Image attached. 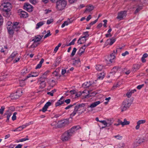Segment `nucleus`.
Returning a JSON list of instances; mask_svg holds the SVG:
<instances>
[{
	"mask_svg": "<svg viewBox=\"0 0 148 148\" xmlns=\"http://www.w3.org/2000/svg\"><path fill=\"white\" fill-rule=\"evenodd\" d=\"M85 104L84 103L77 105L74 107L73 111L70 114V118H72L76 114L79 116L85 111L86 109L84 108Z\"/></svg>",
	"mask_w": 148,
	"mask_h": 148,
	"instance_id": "nucleus-1",
	"label": "nucleus"
},
{
	"mask_svg": "<svg viewBox=\"0 0 148 148\" xmlns=\"http://www.w3.org/2000/svg\"><path fill=\"white\" fill-rule=\"evenodd\" d=\"M11 7V4L8 0H3L1 5L0 6L5 13L4 15L6 17H9L10 14L9 12L10 11Z\"/></svg>",
	"mask_w": 148,
	"mask_h": 148,
	"instance_id": "nucleus-2",
	"label": "nucleus"
},
{
	"mask_svg": "<svg viewBox=\"0 0 148 148\" xmlns=\"http://www.w3.org/2000/svg\"><path fill=\"white\" fill-rule=\"evenodd\" d=\"M66 5L65 0H60L56 2V8L58 10H62L65 8Z\"/></svg>",
	"mask_w": 148,
	"mask_h": 148,
	"instance_id": "nucleus-3",
	"label": "nucleus"
},
{
	"mask_svg": "<svg viewBox=\"0 0 148 148\" xmlns=\"http://www.w3.org/2000/svg\"><path fill=\"white\" fill-rule=\"evenodd\" d=\"M132 101L130 99H126L122 103L121 111H125L129 108L132 104Z\"/></svg>",
	"mask_w": 148,
	"mask_h": 148,
	"instance_id": "nucleus-4",
	"label": "nucleus"
},
{
	"mask_svg": "<svg viewBox=\"0 0 148 148\" xmlns=\"http://www.w3.org/2000/svg\"><path fill=\"white\" fill-rule=\"evenodd\" d=\"M23 93L22 90L21 89H19L15 93H12L10 95V97L12 99H17L21 96Z\"/></svg>",
	"mask_w": 148,
	"mask_h": 148,
	"instance_id": "nucleus-5",
	"label": "nucleus"
},
{
	"mask_svg": "<svg viewBox=\"0 0 148 148\" xmlns=\"http://www.w3.org/2000/svg\"><path fill=\"white\" fill-rule=\"evenodd\" d=\"M72 136L67 131L65 132L61 136V139L63 141L68 140Z\"/></svg>",
	"mask_w": 148,
	"mask_h": 148,
	"instance_id": "nucleus-6",
	"label": "nucleus"
},
{
	"mask_svg": "<svg viewBox=\"0 0 148 148\" xmlns=\"http://www.w3.org/2000/svg\"><path fill=\"white\" fill-rule=\"evenodd\" d=\"M127 12L125 11H122L118 13L116 18L120 20H123L125 17L127 15Z\"/></svg>",
	"mask_w": 148,
	"mask_h": 148,
	"instance_id": "nucleus-7",
	"label": "nucleus"
},
{
	"mask_svg": "<svg viewBox=\"0 0 148 148\" xmlns=\"http://www.w3.org/2000/svg\"><path fill=\"white\" fill-rule=\"evenodd\" d=\"M69 123V121L67 119L60 121L58 122V126L60 127H62L67 125Z\"/></svg>",
	"mask_w": 148,
	"mask_h": 148,
	"instance_id": "nucleus-8",
	"label": "nucleus"
},
{
	"mask_svg": "<svg viewBox=\"0 0 148 148\" xmlns=\"http://www.w3.org/2000/svg\"><path fill=\"white\" fill-rule=\"evenodd\" d=\"M33 7L29 3H25L23 6V8L29 12H31L33 10Z\"/></svg>",
	"mask_w": 148,
	"mask_h": 148,
	"instance_id": "nucleus-9",
	"label": "nucleus"
},
{
	"mask_svg": "<svg viewBox=\"0 0 148 148\" xmlns=\"http://www.w3.org/2000/svg\"><path fill=\"white\" fill-rule=\"evenodd\" d=\"M47 79V77L45 75H42V76L40 78L39 81L41 82L40 83V84H42V87H41L42 88L45 87V83H44L45 82V80Z\"/></svg>",
	"mask_w": 148,
	"mask_h": 148,
	"instance_id": "nucleus-10",
	"label": "nucleus"
},
{
	"mask_svg": "<svg viewBox=\"0 0 148 148\" xmlns=\"http://www.w3.org/2000/svg\"><path fill=\"white\" fill-rule=\"evenodd\" d=\"M143 5L142 4H137L135 7L134 8H136V10L134 12V14H137L141 10L143 9Z\"/></svg>",
	"mask_w": 148,
	"mask_h": 148,
	"instance_id": "nucleus-11",
	"label": "nucleus"
},
{
	"mask_svg": "<svg viewBox=\"0 0 148 148\" xmlns=\"http://www.w3.org/2000/svg\"><path fill=\"white\" fill-rule=\"evenodd\" d=\"M120 68L118 66H115L111 70V71L110 73V75L109 77H112L117 72L119 69Z\"/></svg>",
	"mask_w": 148,
	"mask_h": 148,
	"instance_id": "nucleus-12",
	"label": "nucleus"
},
{
	"mask_svg": "<svg viewBox=\"0 0 148 148\" xmlns=\"http://www.w3.org/2000/svg\"><path fill=\"white\" fill-rule=\"evenodd\" d=\"M81 128L80 127L79 125L77 126H74L70 130H68L67 131L72 136L74 134V133L75 132L74 129H80Z\"/></svg>",
	"mask_w": 148,
	"mask_h": 148,
	"instance_id": "nucleus-13",
	"label": "nucleus"
},
{
	"mask_svg": "<svg viewBox=\"0 0 148 148\" xmlns=\"http://www.w3.org/2000/svg\"><path fill=\"white\" fill-rule=\"evenodd\" d=\"M146 122V121L145 120H141L138 121L137 122V125L135 127L136 129V130L139 129L140 127V125L145 123Z\"/></svg>",
	"mask_w": 148,
	"mask_h": 148,
	"instance_id": "nucleus-14",
	"label": "nucleus"
},
{
	"mask_svg": "<svg viewBox=\"0 0 148 148\" xmlns=\"http://www.w3.org/2000/svg\"><path fill=\"white\" fill-rule=\"evenodd\" d=\"M51 105V103L49 101L47 102L45 105L41 110H40V111H42L43 112H45L47 110V109L49 106Z\"/></svg>",
	"mask_w": 148,
	"mask_h": 148,
	"instance_id": "nucleus-15",
	"label": "nucleus"
},
{
	"mask_svg": "<svg viewBox=\"0 0 148 148\" xmlns=\"http://www.w3.org/2000/svg\"><path fill=\"white\" fill-rule=\"evenodd\" d=\"M141 66L140 64H135L133 65L132 69V71L134 72H135L138 70L141 67Z\"/></svg>",
	"mask_w": 148,
	"mask_h": 148,
	"instance_id": "nucleus-16",
	"label": "nucleus"
},
{
	"mask_svg": "<svg viewBox=\"0 0 148 148\" xmlns=\"http://www.w3.org/2000/svg\"><path fill=\"white\" fill-rule=\"evenodd\" d=\"M64 97H62L55 104L56 107H57L59 106H60L64 103Z\"/></svg>",
	"mask_w": 148,
	"mask_h": 148,
	"instance_id": "nucleus-17",
	"label": "nucleus"
},
{
	"mask_svg": "<svg viewBox=\"0 0 148 148\" xmlns=\"http://www.w3.org/2000/svg\"><path fill=\"white\" fill-rule=\"evenodd\" d=\"M86 45H84L79 49L78 53V54L79 56H81L82 54V53H84L85 51V49H86Z\"/></svg>",
	"mask_w": 148,
	"mask_h": 148,
	"instance_id": "nucleus-18",
	"label": "nucleus"
},
{
	"mask_svg": "<svg viewBox=\"0 0 148 148\" xmlns=\"http://www.w3.org/2000/svg\"><path fill=\"white\" fill-rule=\"evenodd\" d=\"M116 39L113 38H112L110 39H108L106 42V43L110 45H112L115 41Z\"/></svg>",
	"mask_w": 148,
	"mask_h": 148,
	"instance_id": "nucleus-19",
	"label": "nucleus"
},
{
	"mask_svg": "<svg viewBox=\"0 0 148 148\" xmlns=\"http://www.w3.org/2000/svg\"><path fill=\"white\" fill-rule=\"evenodd\" d=\"M101 102L99 101L95 102L91 104L89 106H88V107H90L91 108H93L96 107Z\"/></svg>",
	"mask_w": 148,
	"mask_h": 148,
	"instance_id": "nucleus-20",
	"label": "nucleus"
},
{
	"mask_svg": "<svg viewBox=\"0 0 148 148\" xmlns=\"http://www.w3.org/2000/svg\"><path fill=\"white\" fill-rule=\"evenodd\" d=\"M12 114V113L11 112H9V110H8L7 111V112L5 113L4 114V115H7V120L6 122H8Z\"/></svg>",
	"mask_w": 148,
	"mask_h": 148,
	"instance_id": "nucleus-21",
	"label": "nucleus"
},
{
	"mask_svg": "<svg viewBox=\"0 0 148 148\" xmlns=\"http://www.w3.org/2000/svg\"><path fill=\"white\" fill-rule=\"evenodd\" d=\"M136 90L135 89L132 90H129V91L126 93V96L128 98H130L131 97L132 94L136 92Z\"/></svg>",
	"mask_w": 148,
	"mask_h": 148,
	"instance_id": "nucleus-22",
	"label": "nucleus"
},
{
	"mask_svg": "<svg viewBox=\"0 0 148 148\" xmlns=\"http://www.w3.org/2000/svg\"><path fill=\"white\" fill-rule=\"evenodd\" d=\"M18 55V53L17 51H14L13 52L9 58H8V59L7 60H8V59L10 58H11V60H12L15 58V57L16 56Z\"/></svg>",
	"mask_w": 148,
	"mask_h": 148,
	"instance_id": "nucleus-23",
	"label": "nucleus"
},
{
	"mask_svg": "<svg viewBox=\"0 0 148 148\" xmlns=\"http://www.w3.org/2000/svg\"><path fill=\"white\" fill-rule=\"evenodd\" d=\"M94 9V7L92 5H89L87 7L84 12H90L92 11Z\"/></svg>",
	"mask_w": 148,
	"mask_h": 148,
	"instance_id": "nucleus-24",
	"label": "nucleus"
},
{
	"mask_svg": "<svg viewBox=\"0 0 148 148\" xmlns=\"http://www.w3.org/2000/svg\"><path fill=\"white\" fill-rule=\"evenodd\" d=\"M20 16L21 17L27 18L28 16V14L25 11H21Z\"/></svg>",
	"mask_w": 148,
	"mask_h": 148,
	"instance_id": "nucleus-25",
	"label": "nucleus"
},
{
	"mask_svg": "<svg viewBox=\"0 0 148 148\" xmlns=\"http://www.w3.org/2000/svg\"><path fill=\"white\" fill-rule=\"evenodd\" d=\"M61 60L60 57H59L57 58L56 59V62L55 63L53 64V65L55 66L56 67L58 66L60 63Z\"/></svg>",
	"mask_w": 148,
	"mask_h": 148,
	"instance_id": "nucleus-26",
	"label": "nucleus"
},
{
	"mask_svg": "<svg viewBox=\"0 0 148 148\" xmlns=\"http://www.w3.org/2000/svg\"><path fill=\"white\" fill-rule=\"evenodd\" d=\"M99 122L103 124L105 126L104 127H103L102 128L105 127H106L108 125V126L110 125H111L112 124V123H107V122L105 121H99Z\"/></svg>",
	"mask_w": 148,
	"mask_h": 148,
	"instance_id": "nucleus-27",
	"label": "nucleus"
},
{
	"mask_svg": "<svg viewBox=\"0 0 148 148\" xmlns=\"http://www.w3.org/2000/svg\"><path fill=\"white\" fill-rule=\"evenodd\" d=\"M115 58V56L113 53L111 54L108 57V59L111 63H112L113 62L112 60H114Z\"/></svg>",
	"mask_w": 148,
	"mask_h": 148,
	"instance_id": "nucleus-28",
	"label": "nucleus"
},
{
	"mask_svg": "<svg viewBox=\"0 0 148 148\" xmlns=\"http://www.w3.org/2000/svg\"><path fill=\"white\" fill-rule=\"evenodd\" d=\"M92 84L91 83H90V82H87L84 83L82 85V86L84 88H86L89 87Z\"/></svg>",
	"mask_w": 148,
	"mask_h": 148,
	"instance_id": "nucleus-29",
	"label": "nucleus"
},
{
	"mask_svg": "<svg viewBox=\"0 0 148 148\" xmlns=\"http://www.w3.org/2000/svg\"><path fill=\"white\" fill-rule=\"evenodd\" d=\"M44 61V60L43 58H42L40 61V62L39 64H38L36 66L35 68L36 69H40L42 66V65Z\"/></svg>",
	"mask_w": 148,
	"mask_h": 148,
	"instance_id": "nucleus-30",
	"label": "nucleus"
},
{
	"mask_svg": "<svg viewBox=\"0 0 148 148\" xmlns=\"http://www.w3.org/2000/svg\"><path fill=\"white\" fill-rule=\"evenodd\" d=\"M29 71L27 68H24L22 71L21 72V74L24 75L28 73Z\"/></svg>",
	"mask_w": 148,
	"mask_h": 148,
	"instance_id": "nucleus-31",
	"label": "nucleus"
},
{
	"mask_svg": "<svg viewBox=\"0 0 148 148\" xmlns=\"http://www.w3.org/2000/svg\"><path fill=\"white\" fill-rule=\"evenodd\" d=\"M18 22H16L13 24L12 28L14 31H16L18 30L17 29L19 27L18 26Z\"/></svg>",
	"mask_w": 148,
	"mask_h": 148,
	"instance_id": "nucleus-32",
	"label": "nucleus"
},
{
	"mask_svg": "<svg viewBox=\"0 0 148 148\" xmlns=\"http://www.w3.org/2000/svg\"><path fill=\"white\" fill-rule=\"evenodd\" d=\"M71 23L72 22L71 21L69 20V21H65L61 25V27L62 28H63L65 25H68L69 24Z\"/></svg>",
	"mask_w": 148,
	"mask_h": 148,
	"instance_id": "nucleus-33",
	"label": "nucleus"
},
{
	"mask_svg": "<svg viewBox=\"0 0 148 148\" xmlns=\"http://www.w3.org/2000/svg\"><path fill=\"white\" fill-rule=\"evenodd\" d=\"M44 24V23L42 21H41L38 23L36 25V29H38L40 27L42 26Z\"/></svg>",
	"mask_w": 148,
	"mask_h": 148,
	"instance_id": "nucleus-34",
	"label": "nucleus"
},
{
	"mask_svg": "<svg viewBox=\"0 0 148 148\" xmlns=\"http://www.w3.org/2000/svg\"><path fill=\"white\" fill-rule=\"evenodd\" d=\"M148 55L146 53L144 54L141 58L142 61L143 62H146V60L145 59V58H147L148 57Z\"/></svg>",
	"mask_w": 148,
	"mask_h": 148,
	"instance_id": "nucleus-35",
	"label": "nucleus"
},
{
	"mask_svg": "<svg viewBox=\"0 0 148 148\" xmlns=\"http://www.w3.org/2000/svg\"><path fill=\"white\" fill-rule=\"evenodd\" d=\"M105 73L104 72H102L99 74L98 77V78L99 79H102L104 78Z\"/></svg>",
	"mask_w": 148,
	"mask_h": 148,
	"instance_id": "nucleus-36",
	"label": "nucleus"
},
{
	"mask_svg": "<svg viewBox=\"0 0 148 148\" xmlns=\"http://www.w3.org/2000/svg\"><path fill=\"white\" fill-rule=\"evenodd\" d=\"M130 123V122L129 121H127L126 119H124V121L122 122V126H123L124 125H129Z\"/></svg>",
	"mask_w": 148,
	"mask_h": 148,
	"instance_id": "nucleus-37",
	"label": "nucleus"
},
{
	"mask_svg": "<svg viewBox=\"0 0 148 148\" xmlns=\"http://www.w3.org/2000/svg\"><path fill=\"white\" fill-rule=\"evenodd\" d=\"M86 92H88V91L86 90H84L82 92H79L76 94L75 96L77 97H80V95L82 94V93H86Z\"/></svg>",
	"mask_w": 148,
	"mask_h": 148,
	"instance_id": "nucleus-38",
	"label": "nucleus"
},
{
	"mask_svg": "<svg viewBox=\"0 0 148 148\" xmlns=\"http://www.w3.org/2000/svg\"><path fill=\"white\" fill-rule=\"evenodd\" d=\"M26 80V79H25L24 80H20L19 81L20 85L21 86L23 87L24 86L25 84V81Z\"/></svg>",
	"mask_w": 148,
	"mask_h": 148,
	"instance_id": "nucleus-39",
	"label": "nucleus"
},
{
	"mask_svg": "<svg viewBox=\"0 0 148 148\" xmlns=\"http://www.w3.org/2000/svg\"><path fill=\"white\" fill-rule=\"evenodd\" d=\"M56 91V90L55 89H54L53 90H51L50 92H47V94L50 95L51 96H53V93L55 92Z\"/></svg>",
	"mask_w": 148,
	"mask_h": 148,
	"instance_id": "nucleus-40",
	"label": "nucleus"
},
{
	"mask_svg": "<svg viewBox=\"0 0 148 148\" xmlns=\"http://www.w3.org/2000/svg\"><path fill=\"white\" fill-rule=\"evenodd\" d=\"M96 69L98 71H101L103 69V66L100 65H97L96 66Z\"/></svg>",
	"mask_w": 148,
	"mask_h": 148,
	"instance_id": "nucleus-41",
	"label": "nucleus"
},
{
	"mask_svg": "<svg viewBox=\"0 0 148 148\" xmlns=\"http://www.w3.org/2000/svg\"><path fill=\"white\" fill-rule=\"evenodd\" d=\"M88 32H86L83 33V34L84 35V36L81 37L82 38H86L88 37L89 36V35L88 34Z\"/></svg>",
	"mask_w": 148,
	"mask_h": 148,
	"instance_id": "nucleus-42",
	"label": "nucleus"
},
{
	"mask_svg": "<svg viewBox=\"0 0 148 148\" xmlns=\"http://www.w3.org/2000/svg\"><path fill=\"white\" fill-rule=\"evenodd\" d=\"M41 39V38H39V37H36L35 39L32 40V41H34V42H37L40 40Z\"/></svg>",
	"mask_w": 148,
	"mask_h": 148,
	"instance_id": "nucleus-43",
	"label": "nucleus"
},
{
	"mask_svg": "<svg viewBox=\"0 0 148 148\" xmlns=\"http://www.w3.org/2000/svg\"><path fill=\"white\" fill-rule=\"evenodd\" d=\"M7 29H8V32L10 34H13V30H14L13 29V28H10V27H7Z\"/></svg>",
	"mask_w": 148,
	"mask_h": 148,
	"instance_id": "nucleus-44",
	"label": "nucleus"
},
{
	"mask_svg": "<svg viewBox=\"0 0 148 148\" xmlns=\"http://www.w3.org/2000/svg\"><path fill=\"white\" fill-rule=\"evenodd\" d=\"M61 43H59L58 44V46H56L55 47V48L54 49V53H56V52L59 49V48L61 46Z\"/></svg>",
	"mask_w": 148,
	"mask_h": 148,
	"instance_id": "nucleus-45",
	"label": "nucleus"
},
{
	"mask_svg": "<svg viewBox=\"0 0 148 148\" xmlns=\"http://www.w3.org/2000/svg\"><path fill=\"white\" fill-rule=\"evenodd\" d=\"M76 51L77 49L75 47L74 48L71 55V57H73L75 55Z\"/></svg>",
	"mask_w": 148,
	"mask_h": 148,
	"instance_id": "nucleus-46",
	"label": "nucleus"
},
{
	"mask_svg": "<svg viewBox=\"0 0 148 148\" xmlns=\"http://www.w3.org/2000/svg\"><path fill=\"white\" fill-rule=\"evenodd\" d=\"M47 34L44 36V38H45L47 37H49L51 35V34L50 33L49 30H48L47 31Z\"/></svg>",
	"mask_w": 148,
	"mask_h": 148,
	"instance_id": "nucleus-47",
	"label": "nucleus"
},
{
	"mask_svg": "<svg viewBox=\"0 0 148 148\" xmlns=\"http://www.w3.org/2000/svg\"><path fill=\"white\" fill-rule=\"evenodd\" d=\"M80 60L78 58L77 60H75L73 62V64L74 65H76L78 64L80 62Z\"/></svg>",
	"mask_w": 148,
	"mask_h": 148,
	"instance_id": "nucleus-48",
	"label": "nucleus"
},
{
	"mask_svg": "<svg viewBox=\"0 0 148 148\" xmlns=\"http://www.w3.org/2000/svg\"><path fill=\"white\" fill-rule=\"evenodd\" d=\"M17 114L16 112H14L13 114V115L12 117V119L13 121H14L16 119V115Z\"/></svg>",
	"mask_w": 148,
	"mask_h": 148,
	"instance_id": "nucleus-49",
	"label": "nucleus"
},
{
	"mask_svg": "<svg viewBox=\"0 0 148 148\" xmlns=\"http://www.w3.org/2000/svg\"><path fill=\"white\" fill-rule=\"evenodd\" d=\"M5 109V108L4 106H2L1 107V108L0 109V114H3Z\"/></svg>",
	"mask_w": 148,
	"mask_h": 148,
	"instance_id": "nucleus-50",
	"label": "nucleus"
},
{
	"mask_svg": "<svg viewBox=\"0 0 148 148\" xmlns=\"http://www.w3.org/2000/svg\"><path fill=\"white\" fill-rule=\"evenodd\" d=\"M114 137L116 138L117 139L121 140L122 138V136L119 134L114 136Z\"/></svg>",
	"mask_w": 148,
	"mask_h": 148,
	"instance_id": "nucleus-51",
	"label": "nucleus"
},
{
	"mask_svg": "<svg viewBox=\"0 0 148 148\" xmlns=\"http://www.w3.org/2000/svg\"><path fill=\"white\" fill-rule=\"evenodd\" d=\"M28 137V136H27L26 138L20 139L19 141H20V142H22L27 140H29V139Z\"/></svg>",
	"mask_w": 148,
	"mask_h": 148,
	"instance_id": "nucleus-52",
	"label": "nucleus"
},
{
	"mask_svg": "<svg viewBox=\"0 0 148 148\" xmlns=\"http://www.w3.org/2000/svg\"><path fill=\"white\" fill-rule=\"evenodd\" d=\"M145 140L143 138H140L137 141V143L139 144H140L144 142Z\"/></svg>",
	"mask_w": 148,
	"mask_h": 148,
	"instance_id": "nucleus-53",
	"label": "nucleus"
},
{
	"mask_svg": "<svg viewBox=\"0 0 148 148\" xmlns=\"http://www.w3.org/2000/svg\"><path fill=\"white\" fill-rule=\"evenodd\" d=\"M32 73V77H36L37 76L39 75V73L37 72H33Z\"/></svg>",
	"mask_w": 148,
	"mask_h": 148,
	"instance_id": "nucleus-54",
	"label": "nucleus"
},
{
	"mask_svg": "<svg viewBox=\"0 0 148 148\" xmlns=\"http://www.w3.org/2000/svg\"><path fill=\"white\" fill-rule=\"evenodd\" d=\"M53 19L48 20L47 21V24H49L51 23H52V22H53Z\"/></svg>",
	"mask_w": 148,
	"mask_h": 148,
	"instance_id": "nucleus-55",
	"label": "nucleus"
},
{
	"mask_svg": "<svg viewBox=\"0 0 148 148\" xmlns=\"http://www.w3.org/2000/svg\"><path fill=\"white\" fill-rule=\"evenodd\" d=\"M29 125V123H26L25 125H24L21 126H20V127L22 128V129L23 130V129L25 128L27 126H28Z\"/></svg>",
	"mask_w": 148,
	"mask_h": 148,
	"instance_id": "nucleus-56",
	"label": "nucleus"
},
{
	"mask_svg": "<svg viewBox=\"0 0 148 148\" xmlns=\"http://www.w3.org/2000/svg\"><path fill=\"white\" fill-rule=\"evenodd\" d=\"M20 58V56H19V57H18V58H16L14 60L13 62L14 63H15L17 62L19 60Z\"/></svg>",
	"mask_w": 148,
	"mask_h": 148,
	"instance_id": "nucleus-57",
	"label": "nucleus"
},
{
	"mask_svg": "<svg viewBox=\"0 0 148 148\" xmlns=\"http://www.w3.org/2000/svg\"><path fill=\"white\" fill-rule=\"evenodd\" d=\"M75 103H74L73 105H71V104L70 105L68 106L67 107H66L65 108V110L71 108L74 105H75Z\"/></svg>",
	"mask_w": 148,
	"mask_h": 148,
	"instance_id": "nucleus-58",
	"label": "nucleus"
},
{
	"mask_svg": "<svg viewBox=\"0 0 148 148\" xmlns=\"http://www.w3.org/2000/svg\"><path fill=\"white\" fill-rule=\"evenodd\" d=\"M30 3L33 4H35L37 2V0H30Z\"/></svg>",
	"mask_w": 148,
	"mask_h": 148,
	"instance_id": "nucleus-59",
	"label": "nucleus"
},
{
	"mask_svg": "<svg viewBox=\"0 0 148 148\" xmlns=\"http://www.w3.org/2000/svg\"><path fill=\"white\" fill-rule=\"evenodd\" d=\"M97 21L98 19H97L94 21L91 22L90 23V26H91V25H93V24L96 23L97 22Z\"/></svg>",
	"mask_w": 148,
	"mask_h": 148,
	"instance_id": "nucleus-60",
	"label": "nucleus"
},
{
	"mask_svg": "<svg viewBox=\"0 0 148 148\" xmlns=\"http://www.w3.org/2000/svg\"><path fill=\"white\" fill-rule=\"evenodd\" d=\"M129 53V52L126 51L124 53H122L121 55L123 56H125L126 55L128 54Z\"/></svg>",
	"mask_w": 148,
	"mask_h": 148,
	"instance_id": "nucleus-61",
	"label": "nucleus"
},
{
	"mask_svg": "<svg viewBox=\"0 0 148 148\" xmlns=\"http://www.w3.org/2000/svg\"><path fill=\"white\" fill-rule=\"evenodd\" d=\"M83 39L81 37L80 38H79L77 41V43L79 44H82L83 43L81 41L82 39Z\"/></svg>",
	"mask_w": 148,
	"mask_h": 148,
	"instance_id": "nucleus-62",
	"label": "nucleus"
},
{
	"mask_svg": "<svg viewBox=\"0 0 148 148\" xmlns=\"http://www.w3.org/2000/svg\"><path fill=\"white\" fill-rule=\"evenodd\" d=\"M53 75L55 76H58V72H57L56 71H54L53 73Z\"/></svg>",
	"mask_w": 148,
	"mask_h": 148,
	"instance_id": "nucleus-63",
	"label": "nucleus"
},
{
	"mask_svg": "<svg viewBox=\"0 0 148 148\" xmlns=\"http://www.w3.org/2000/svg\"><path fill=\"white\" fill-rule=\"evenodd\" d=\"M144 86V84H142L141 85H139L137 86V88L138 89L140 90V89H141Z\"/></svg>",
	"mask_w": 148,
	"mask_h": 148,
	"instance_id": "nucleus-64",
	"label": "nucleus"
}]
</instances>
